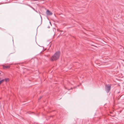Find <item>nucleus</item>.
<instances>
[{"label": "nucleus", "mask_w": 124, "mask_h": 124, "mask_svg": "<svg viewBox=\"0 0 124 124\" xmlns=\"http://www.w3.org/2000/svg\"><path fill=\"white\" fill-rule=\"evenodd\" d=\"M5 81V80L4 79H2L0 81V85L3 81Z\"/></svg>", "instance_id": "423d86ee"}, {"label": "nucleus", "mask_w": 124, "mask_h": 124, "mask_svg": "<svg viewBox=\"0 0 124 124\" xmlns=\"http://www.w3.org/2000/svg\"><path fill=\"white\" fill-rule=\"evenodd\" d=\"M42 96H40L39 97V100H40V99H41V98H42Z\"/></svg>", "instance_id": "0eeeda50"}, {"label": "nucleus", "mask_w": 124, "mask_h": 124, "mask_svg": "<svg viewBox=\"0 0 124 124\" xmlns=\"http://www.w3.org/2000/svg\"><path fill=\"white\" fill-rule=\"evenodd\" d=\"M46 13V14L48 15H51L52 14V13L48 10H47Z\"/></svg>", "instance_id": "7ed1b4c3"}, {"label": "nucleus", "mask_w": 124, "mask_h": 124, "mask_svg": "<svg viewBox=\"0 0 124 124\" xmlns=\"http://www.w3.org/2000/svg\"><path fill=\"white\" fill-rule=\"evenodd\" d=\"M31 7L34 10H35V9L33 8L32 7Z\"/></svg>", "instance_id": "6e6552de"}, {"label": "nucleus", "mask_w": 124, "mask_h": 124, "mask_svg": "<svg viewBox=\"0 0 124 124\" xmlns=\"http://www.w3.org/2000/svg\"><path fill=\"white\" fill-rule=\"evenodd\" d=\"M10 66H5L4 65H3V67L4 69L8 68H10Z\"/></svg>", "instance_id": "20e7f679"}, {"label": "nucleus", "mask_w": 124, "mask_h": 124, "mask_svg": "<svg viewBox=\"0 0 124 124\" xmlns=\"http://www.w3.org/2000/svg\"><path fill=\"white\" fill-rule=\"evenodd\" d=\"M72 89V88H71V89Z\"/></svg>", "instance_id": "1a4fd4ad"}, {"label": "nucleus", "mask_w": 124, "mask_h": 124, "mask_svg": "<svg viewBox=\"0 0 124 124\" xmlns=\"http://www.w3.org/2000/svg\"><path fill=\"white\" fill-rule=\"evenodd\" d=\"M111 86L108 85H105V90L107 93L109 92L111 89Z\"/></svg>", "instance_id": "f03ea898"}, {"label": "nucleus", "mask_w": 124, "mask_h": 124, "mask_svg": "<svg viewBox=\"0 0 124 124\" xmlns=\"http://www.w3.org/2000/svg\"><path fill=\"white\" fill-rule=\"evenodd\" d=\"M70 89H69V90H70Z\"/></svg>", "instance_id": "9d476101"}, {"label": "nucleus", "mask_w": 124, "mask_h": 124, "mask_svg": "<svg viewBox=\"0 0 124 124\" xmlns=\"http://www.w3.org/2000/svg\"><path fill=\"white\" fill-rule=\"evenodd\" d=\"M1 73H0V74Z\"/></svg>", "instance_id": "9b49d317"}, {"label": "nucleus", "mask_w": 124, "mask_h": 124, "mask_svg": "<svg viewBox=\"0 0 124 124\" xmlns=\"http://www.w3.org/2000/svg\"><path fill=\"white\" fill-rule=\"evenodd\" d=\"M61 53L59 51L56 52L54 54L51 58V60L52 61H56L58 60L60 55Z\"/></svg>", "instance_id": "f257e3e1"}, {"label": "nucleus", "mask_w": 124, "mask_h": 124, "mask_svg": "<svg viewBox=\"0 0 124 124\" xmlns=\"http://www.w3.org/2000/svg\"><path fill=\"white\" fill-rule=\"evenodd\" d=\"M4 80H5V81L6 82H8L9 80V79L8 78H6Z\"/></svg>", "instance_id": "39448f33"}]
</instances>
